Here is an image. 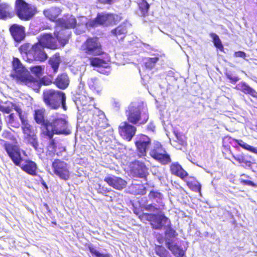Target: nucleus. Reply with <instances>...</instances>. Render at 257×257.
I'll list each match as a JSON object with an SVG mask.
<instances>
[{
    "mask_svg": "<svg viewBox=\"0 0 257 257\" xmlns=\"http://www.w3.org/2000/svg\"><path fill=\"white\" fill-rule=\"evenodd\" d=\"M12 66L11 76L17 83L25 84L34 90L38 89L42 85H50L53 83L52 75L44 76L39 79L33 77L18 58H13Z\"/></svg>",
    "mask_w": 257,
    "mask_h": 257,
    "instance_id": "1",
    "label": "nucleus"
},
{
    "mask_svg": "<svg viewBox=\"0 0 257 257\" xmlns=\"http://www.w3.org/2000/svg\"><path fill=\"white\" fill-rule=\"evenodd\" d=\"M81 105L83 106V109L91 119L93 127L98 131L105 129L108 127V124L104 113L95 107V104H89V101L93 100L92 97H87L85 95H81L79 97Z\"/></svg>",
    "mask_w": 257,
    "mask_h": 257,
    "instance_id": "2",
    "label": "nucleus"
},
{
    "mask_svg": "<svg viewBox=\"0 0 257 257\" xmlns=\"http://www.w3.org/2000/svg\"><path fill=\"white\" fill-rule=\"evenodd\" d=\"M71 133L66 116L58 112H55L51 115L50 119L46 125L42 137L51 139L54 135H68Z\"/></svg>",
    "mask_w": 257,
    "mask_h": 257,
    "instance_id": "3",
    "label": "nucleus"
},
{
    "mask_svg": "<svg viewBox=\"0 0 257 257\" xmlns=\"http://www.w3.org/2000/svg\"><path fill=\"white\" fill-rule=\"evenodd\" d=\"M44 49L37 43L33 45L25 43L20 46L19 50L23 58L27 61L30 63L33 61L44 62L48 58Z\"/></svg>",
    "mask_w": 257,
    "mask_h": 257,
    "instance_id": "4",
    "label": "nucleus"
},
{
    "mask_svg": "<svg viewBox=\"0 0 257 257\" xmlns=\"http://www.w3.org/2000/svg\"><path fill=\"white\" fill-rule=\"evenodd\" d=\"M42 98L46 106L50 109L57 110L61 106L63 110H67L66 96L63 91L54 89L44 90Z\"/></svg>",
    "mask_w": 257,
    "mask_h": 257,
    "instance_id": "5",
    "label": "nucleus"
},
{
    "mask_svg": "<svg viewBox=\"0 0 257 257\" xmlns=\"http://www.w3.org/2000/svg\"><path fill=\"white\" fill-rule=\"evenodd\" d=\"M121 17L113 13H99L96 17L88 22V25L92 28L98 26L110 27L116 25L121 20Z\"/></svg>",
    "mask_w": 257,
    "mask_h": 257,
    "instance_id": "6",
    "label": "nucleus"
},
{
    "mask_svg": "<svg viewBox=\"0 0 257 257\" xmlns=\"http://www.w3.org/2000/svg\"><path fill=\"white\" fill-rule=\"evenodd\" d=\"M128 122L132 124H144L149 118L148 112H142L139 105L131 104L125 111Z\"/></svg>",
    "mask_w": 257,
    "mask_h": 257,
    "instance_id": "7",
    "label": "nucleus"
},
{
    "mask_svg": "<svg viewBox=\"0 0 257 257\" xmlns=\"http://www.w3.org/2000/svg\"><path fill=\"white\" fill-rule=\"evenodd\" d=\"M81 50L86 56H97L104 54L102 46L97 37H88L81 45Z\"/></svg>",
    "mask_w": 257,
    "mask_h": 257,
    "instance_id": "8",
    "label": "nucleus"
},
{
    "mask_svg": "<svg viewBox=\"0 0 257 257\" xmlns=\"http://www.w3.org/2000/svg\"><path fill=\"white\" fill-rule=\"evenodd\" d=\"M15 10L17 17L25 21L32 19L37 13L36 8L25 0H16Z\"/></svg>",
    "mask_w": 257,
    "mask_h": 257,
    "instance_id": "9",
    "label": "nucleus"
},
{
    "mask_svg": "<svg viewBox=\"0 0 257 257\" xmlns=\"http://www.w3.org/2000/svg\"><path fill=\"white\" fill-rule=\"evenodd\" d=\"M141 217L142 219L149 221L152 228L154 229H162L167 223H170V219L164 213H144Z\"/></svg>",
    "mask_w": 257,
    "mask_h": 257,
    "instance_id": "10",
    "label": "nucleus"
},
{
    "mask_svg": "<svg viewBox=\"0 0 257 257\" xmlns=\"http://www.w3.org/2000/svg\"><path fill=\"white\" fill-rule=\"evenodd\" d=\"M22 130L25 142L33 147L35 150H38L39 141L33 126L28 121L22 124Z\"/></svg>",
    "mask_w": 257,
    "mask_h": 257,
    "instance_id": "11",
    "label": "nucleus"
},
{
    "mask_svg": "<svg viewBox=\"0 0 257 257\" xmlns=\"http://www.w3.org/2000/svg\"><path fill=\"white\" fill-rule=\"evenodd\" d=\"M54 174L60 179L67 181L70 178V173L67 163L56 159L52 163Z\"/></svg>",
    "mask_w": 257,
    "mask_h": 257,
    "instance_id": "12",
    "label": "nucleus"
},
{
    "mask_svg": "<svg viewBox=\"0 0 257 257\" xmlns=\"http://www.w3.org/2000/svg\"><path fill=\"white\" fill-rule=\"evenodd\" d=\"M152 158L163 165H166L172 161L170 156L161 144L156 145L150 152Z\"/></svg>",
    "mask_w": 257,
    "mask_h": 257,
    "instance_id": "13",
    "label": "nucleus"
},
{
    "mask_svg": "<svg viewBox=\"0 0 257 257\" xmlns=\"http://www.w3.org/2000/svg\"><path fill=\"white\" fill-rule=\"evenodd\" d=\"M3 146L13 163L17 166H20L23 159L19 146L7 142H5Z\"/></svg>",
    "mask_w": 257,
    "mask_h": 257,
    "instance_id": "14",
    "label": "nucleus"
},
{
    "mask_svg": "<svg viewBox=\"0 0 257 257\" xmlns=\"http://www.w3.org/2000/svg\"><path fill=\"white\" fill-rule=\"evenodd\" d=\"M119 135L125 140L130 141L137 131L136 127L128 121H123L118 127Z\"/></svg>",
    "mask_w": 257,
    "mask_h": 257,
    "instance_id": "15",
    "label": "nucleus"
},
{
    "mask_svg": "<svg viewBox=\"0 0 257 257\" xmlns=\"http://www.w3.org/2000/svg\"><path fill=\"white\" fill-rule=\"evenodd\" d=\"M151 143V139L147 136L143 134L139 135L138 140L135 142L137 151L139 157L146 156L147 148Z\"/></svg>",
    "mask_w": 257,
    "mask_h": 257,
    "instance_id": "16",
    "label": "nucleus"
},
{
    "mask_svg": "<svg viewBox=\"0 0 257 257\" xmlns=\"http://www.w3.org/2000/svg\"><path fill=\"white\" fill-rule=\"evenodd\" d=\"M131 172L135 177L143 178L146 181L149 174L148 168L143 162L137 161L134 163Z\"/></svg>",
    "mask_w": 257,
    "mask_h": 257,
    "instance_id": "17",
    "label": "nucleus"
},
{
    "mask_svg": "<svg viewBox=\"0 0 257 257\" xmlns=\"http://www.w3.org/2000/svg\"><path fill=\"white\" fill-rule=\"evenodd\" d=\"M46 110L44 108L36 109L34 111V119L38 124L40 125V136L42 137L43 134L46 128V125L49 120L45 118Z\"/></svg>",
    "mask_w": 257,
    "mask_h": 257,
    "instance_id": "18",
    "label": "nucleus"
},
{
    "mask_svg": "<svg viewBox=\"0 0 257 257\" xmlns=\"http://www.w3.org/2000/svg\"><path fill=\"white\" fill-rule=\"evenodd\" d=\"M9 32L12 38L17 42L24 40L26 36L25 28L17 24L12 25L9 28Z\"/></svg>",
    "mask_w": 257,
    "mask_h": 257,
    "instance_id": "19",
    "label": "nucleus"
},
{
    "mask_svg": "<svg viewBox=\"0 0 257 257\" xmlns=\"http://www.w3.org/2000/svg\"><path fill=\"white\" fill-rule=\"evenodd\" d=\"M37 40L38 42L36 43L42 46L44 48L55 49L57 48L56 43L51 34L44 33L41 34L37 37Z\"/></svg>",
    "mask_w": 257,
    "mask_h": 257,
    "instance_id": "20",
    "label": "nucleus"
},
{
    "mask_svg": "<svg viewBox=\"0 0 257 257\" xmlns=\"http://www.w3.org/2000/svg\"><path fill=\"white\" fill-rule=\"evenodd\" d=\"M104 181L109 186L118 190L123 189L127 184L126 181L115 176H107L104 178Z\"/></svg>",
    "mask_w": 257,
    "mask_h": 257,
    "instance_id": "21",
    "label": "nucleus"
},
{
    "mask_svg": "<svg viewBox=\"0 0 257 257\" xmlns=\"http://www.w3.org/2000/svg\"><path fill=\"white\" fill-rule=\"evenodd\" d=\"M69 78L66 73H60L55 79L53 83L56 86L62 90L66 89L69 85Z\"/></svg>",
    "mask_w": 257,
    "mask_h": 257,
    "instance_id": "22",
    "label": "nucleus"
},
{
    "mask_svg": "<svg viewBox=\"0 0 257 257\" xmlns=\"http://www.w3.org/2000/svg\"><path fill=\"white\" fill-rule=\"evenodd\" d=\"M170 171L172 175L180 178L182 180H184L188 176V173L178 162L173 163L170 165Z\"/></svg>",
    "mask_w": 257,
    "mask_h": 257,
    "instance_id": "23",
    "label": "nucleus"
},
{
    "mask_svg": "<svg viewBox=\"0 0 257 257\" xmlns=\"http://www.w3.org/2000/svg\"><path fill=\"white\" fill-rule=\"evenodd\" d=\"M20 167L27 174L33 176L37 175V165L34 161L26 160L24 164Z\"/></svg>",
    "mask_w": 257,
    "mask_h": 257,
    "instance_id": "24",
    "label": "nucleus"
},
{
    "mask_svg": "<svg viewBox=\"0 0 257 257\" xmlns=\"http://www.w3.org/2000/svg\"><path fill=\"white\" fill-rule=\"evenodd\" d=\"M44 16L51 21L55 22L61 14V10L57 7H51L43 11Z\"/></svg>",
    "mask_w": 257,
    "mask_h": 257,
    "instance_id": "25",
    "label": "nucleus"
},
{
    "mask_svg": "<svg viewBox=\"0 0 257 257\" xmlns=\"http://www.w3.org/2000/svg\"><path fill=\"white\" fill-rule=\"evenodd\" d=\"M14 15L10 5L7 3L0 4V20H6L13 18Z\"/></svg>",
    "mask_w": 257,
    "mask_h": 257,
    "instance_id": "26",
    "label": "nucleus"
},
{
    "mask_svg": "<svg viewBox=\"0 0 257 257\" xmlns=\"http://www.w3.org/2000/svg\"><path fill=\"white\" fill-rule=\"evenodd\" d=\"M235 88L245 94L250 95L253 97H257V92L244 81L239 82L235 86Z\"/></svg>",
    "mask_w": 257,
    "mask_h": 257,
    "instance_id": "27",
    "label": "nucleus"
},
{
    "mask_svg": "<svg viewBox=\"0 0 257 257\" xmlns=\"http://www.w3.org/2000/svg\"><path fill=\"white\" fill-rule=\"evenodd\" d=\"M233 159L238 163L241 164L242 166L245 168H250L252 165V158L250 156H245L243 154L235 156L232 155Z\"/></svg>",
    "mask_w": 257,
    "mask_h": 257,
    "instance_id": "28",
    "label": "nucleus"
},
{
    "mask_svg": "<svg viewBox=\"0 0 257 257\" xmlns=\"http://www.w3.org/2000/svg\"><path fill=\"white\" fill-rule=\"evenodd\" d=\"M59 25L66 29L74 28L76 25V20L72 16L66 17L65 18L58 19Z\"/></svg>",
    "mask_w": 257,
    "mask_h": 257,
    "instance_id": "29",
    "label": "nucleus"
},
{
    "mask_svg": "<svg viewBox=\"0 0 257 257\" xmlns=\"http://www.w3.org/2000/svg\"><path fill=\"white\" fill-rule=\"evenodd\" d=\"M166 246L176 257H183L185 255V251L182 248L176 244H174L172 241L166 242Z\"/></svg>",
    "mask_w": 257,
    "mask_h": 257,
    "instance_id": "30",
    "label": "nucleus"
},
{
    "mask_svg": "<svg viewBox=\"0 0 257 257\" xmlns=\"http://www.w3.org/2000/svg\"><path fill=\"white\" fill-rule=\"evenodd\" d=\"M54 35L58 41L63 46L66 44L69 41V35L65 30L61 29L54 31Z\"/></svg>",
    "mask_w": 257,
    "mask_h": 257,
    "instance_id": "31",
    "label": "nucleus"
},
{
    "mask_svg": "<svg viewBox=\"0 0 257 257\" xmlns=\"http://www.w3.org/2000/svg\"><path fill=\"white\" fill-rule=\"evenodd\" d=\"M48 139L50 140V141L47 144L46 147L45 154L47 157L52 158L55 156L56 154L58 155V154L56 153L57 149V143L53 137L51 139Z\"/></svg>",
    "mask_w": 257,
    "mask_h": 257,
    "instance_id": "32",
    "label": "nucleus"
},
{
    "mask_svg": "<svg viewBox=\"0 0 257 257\" xmlns=\"http://www.w3.org/2000/svg\"><path fill=\"white\" fill-rule=\"evenodd\" d=\"M61 61V59L58 53L54 54L49 59L48 63L52 68L53 73L54 74L58 72Z\"/></svg>",
    "mask_w": 257,
    "mask_h": 257,
    "instance_id": "33",
    "label": "nucleus"
},
{
    "mask_svg": "<svg viewBox=\"0 0 257 257\" xmlns=\"http://www.w3.org/2000/svg\"><path fill=\"white\" fill-rule=\"evenodd\" d=\"M186 183L188 187L192 191L200 192L201 189L200 184L193 177H189L187 179L183 180Z\"/></svg>",
    "mask_w": 257,
    "mask_h": 257,
    "instance_id": "34",
    "label": "nucleus"
},
{
    "mask_svg": "<svg viewBox=\"0 0 257 257\" xmlns=\"http://www.w3.org/2000/svg\"><path fill=\"white\" fill-rule=\"evenodd\" d=\"M127 32V25L122 23L111 31V34L114 37H117L122 35H125Z\"/></svg>",
    "mask_w": 257,
    "mask_h": 257,
    "instance_id": "35",
    "label": "nucleus"
},
{
    "mask_svg": "<svg viewBox=\"0 0 257 257\" xmlns=\"http://www.w3.org/2000/svg\"><path fill=\"white\" fill-rule=\"evenodd\" d=\"M90 64L93 67H97L99 68L104 67L107 68L108 64L102 59L98 57H91L89 58Z\"/></svg>",
    "mask_w": 257,
    "mask_h": 257,
    "instance_id": "36",
    "label": "nucleus"
},
{
    "mask_svg": "<svg viewBox=\"0 0 257 257\" xmlns=\"http://www.w3.org/2000/svg\"><path fill=\"white\" fill-rule=\"evenodd\" d=\"M138 6L142 17H145L148 15L150 6L146 0L140 1L138 3Z\"/></svg>",
    "mask_w": 257,
    "mask_h": 257,
    "instance_id": "37",
    "label": "nucleus"
},
{
    "mask_svg": "<svg viewBox=\"0 0 257 257\" xmlns=\"http://www.w3.org/2000/svg\"><path fill=\"white\" fill-rule=\"evenodd\" d=\"M12 106L13 107V108L18 113L22 124L28 121L27 114L26 112L23 111L22 109L19 105L15 103H12Z\"/></svg>",
    "mask_w": 257,
    "mask_h": 257,
    "instance_id": "38",
    "label": "nucleus"
},
{
    "mask_svg": "<svg viewBox=\"0 0 257 257\" xmlns=\"http://www.w3.org/2000/svg\"><path fill=\"white\" fill-rule=\"evenodd\" d=\"M89 87L93 91L99 93L102 91V87L100 82L96 78H91L89 83Z\"/></svg>",
    "mask_w": 257,
    "mask_h": 257,
    "instance_id": "39",
    "label": "nucleus"
},
{
    "mask_svg": "<svg viewBox=\"0 0 257 257\" xmlns=\"http://www.w3.org/2000/svg\"><path fill=\"white\" fill-rule=\"evenodd\" d=\"M233 141L236 143L238 146L243 148V149L249 151L251 153H253L255 154H257V149L254 148L245 142H244L242 140H237L235 139H232Z\"/></svg>",
    "mask_w": 257,
    "mask_h": 257,
    "instance_id": "40",
    "label": "nucleus"
},
{
    "mask_svg": "<svg viewBox=\"0 0 257 257\" xmlns=\"http://www.w3.org/2000/svg\"><path fill=\"white\" fill-rule=\"evenodd\" d=\"M210 36L212 38L213 44L215 47L221 51H224V47L222 44V42L219 39L218 36L215 33H211Z\"/></svg>",
    "mask_w": 257,
    "mask_h": 257,
    "instance_id": "41",
    "label": "nucleus"
},
{
    "mask_svg": "<svg viewBox=\"0 0 257 257\" xmlns=\"http://www.w3.org/2000/svg\"><path fill=\"white\" fill-rule=\"evenodd\" d=\"M29 69L32 74H34L36 77L39 78L43 73L44 66H31Z\"/></svg>",
    "mask_w": 257,
    "mask_h": 257,
    "instance_id": "42",
    "label": "nucleus"
},
{
    "mask_svg": "<svg viewBox=\"0 0 257 257\" xmlns=\"http://www.w3.org/2000/svg\"><path fill=\"white\" fill-rule=\"evenodd\" d=\"M155 253L160 257H168L169 253L162 245H156L155 247Z\"/></svg>",
    "mask_w": 257,
    "mask_h": 257,
    "instance_id": "43",
    "label": "nucleus"
},
{
    "mask_svg": "<svg viewBox=\"0 0 257 257\" xmlns=\"http://www.w3.org/2000/svg\"><path fill=\"white\" fill-rule=\"evenodd\" d=\"M133 191L135 195H143L146 194L147 189L142 184H136L133 186Z\"/></svg>",
    "mask_w": 257,
    "mask_h": 257,
    "instance_id": "44",
    "label": "nucleus"
},
{
    "mask_svg": "<svg viewBox=\"0 0 257 257\" xmlns=\"http://www.w3.org/2000/svg\"><path fill=\"white\" fill-rule=\"evenodd\" d=\"M166 227L167 229L165 231V234L166 235L170 238H174L178 235V233L176 231L172 228L170 220V223H167Z\"/></svg>",
    "mask_w": 257,
    "mask_h": 257,
    "instance_id": "45",
    "label": "nucleus"
},
{
    "mask_svg": "<svg viewBox=\"0 0 257 257\" xmlns=\"http://www.w3.org/2000/svg\"><path fill=\"white\" fill-rule=\"evenodd\" d=\"M2 136L4 139L11 141L14 144H18V141L14 135H13L10 132L8 131H4L2 133Z\"/></svg>",
    "mask_w": 257,
    "mask_h": 257,
    "instance_id": "46",
    "label": "nucleus"
},
{
    "mask_svg": "<svg viewBox=\"0 0 257 257\" xmlns=\"http://www.w3.org/2000/svg\"><path fill=\"white\" fill-rule=\"evenodd\" d=\"M148 196L150 200H155L157 202H158L159 200H161L163 198V195L162 193L155 191H150Z\"/></svg>",
    "mask_w": 257,
    "mask_h": 257,
    "instance_id": "47",
    "label": "nucleus"
},
{
    "mask_svg": "<svg viewBox=\"0 0 257 257\" xmlns=\"http://www.w3.org/2000/svg\"><path fill=\"white\" fill-rule=\"evenodd\" d=\"M8 123L15 128L19 127V123L16 120L14 113H11L8 116Z\"/></svg>",
    "mask_w": 257,
    "mask_h": 257,
    "instance_id": "48",
    "label": "nucleus"
},
{
    "mask_svg": "<svg viewBox=\"0 0 257 257\" xmlns=\"http://www.w3.org/2000/svg\"><path fill=\"white\" fill-rule=\"evenodd\" d=\"M158 60V57L149 58L145 63L146 66L147 68H152L155 66Z\"/></svg>",
    "mask_w": 257,
    "mask_h": 257,
    "instance_id": "49",
    "label": "nucleus"
},
{
    "mask_svg": "<svg viewBox=\"0 0 257 257\" xmlns=\"http://www.w3.org/2000/svg\"><path fill=\"white\" fill-rule=\"evenodd\" d=\"M240 182L242 185L244 186H249L253 187H256V184L250 180L241 179Z\"/></svg>",
    "mask_w": 257,
    "mask_h": 257,
    "instance_id": "50",
    "label": "nucleus"
},
{
    "mask_svg": "<svg viewBox=\"0 0 257 257\" xmlns=\"http://www.w3.org/2000/svg\"><path fill=\"white\" fill-rule=\"evenodd\" d=\"M12 108V105L11 106L0 105V111L5 113H10Z\"/></svg>",
    "mask_w": 257,
    "mask_h": 257,
    "instance_id": "51",
    "label": "nucleus"
},
{
    "mask_svg": "<svg viewBox=\"0 0 257 257\" xmlns=\"http://www.w3.org/2000/svg\"><path fill=\"white\" fill-rule=\"evenodd\" d=\"M234 57H240L243 59H245L246 57V53L242 51H238L235 52L233 54Z\"/></svg>",
    "mask_w": 257,
    "mask_h": 257,
    "instance_id": "52",
    "label": "nucleus"
},
{
    "mask_svg": "<svg viewBox=\"0 0 257 257\" xmlns=\"http://www.w3.org/2000/svg\"><path fill=\"white\" fill-rule=\"evenodd\" d=\"M145 209L149 211H157L159 210V208L155 207L152 204H149L145 206Z\"/></svg>",
    "mask_w": 257,
    "mask_h": 257,
    "instance_id": "53",
    "label": "nucleus"
},
{
    "mask_svg": "<svg viewBox=\"0 0 257 257\" xmlns=\"http://www.w3.org/2000/svg\"><path fill=\"white\" fill-rule=\"evenodd\" d=\"M88 249L89 250V251L91 252V253L95 256L96 257H97L98 255L99 252L98 251L95 247L92 246V245H89L88 246Z\"/></svg>",
    "mask_w": 257,
    "mask_h": 257,
    "instance_id": "54",
    "label": "nucleus"
},
{
    "mask_svg": "<svg viewBox=\"0 0 257 257\" xmlns=\"http://www.w3.org/2000/svg\"><path fill=\"white\" fill-rule=\"evenodd\" d=\"M226 77L230 80L232 83H235L239 80V78L237 76H232L230 74H226Z\"/></svg>",
    "mask_w": 257,
    "mask_h": 257,
    "instance_id": "55",
    "label": "nucleus"
},
{
    "mask_svg": "<svg viewBox=\"0 0 257 257\" xmlns=\"http://www.w3.org/2000/svg\"><path fill=\"white\" fill-rule=\"evenodd\" d=\"M155 125L152 122H150L147 125V129L148 131L154 132L155 130Z\"/></svg>",
    "mask_w": 257,
    "mask_h": 257,
    "instance_id": "56",
    "label": "nucleus"
},
{
    "mask_svg": "<svg viewBox=\"0 0 257 257\" xmlns=\"http://www.w3.org/2000/svg\"><path fill=\"white\" fill-rule=\"evenodd\" d=\"M97 257H110V255L109 253L103 254L99 252Z\"/></svg>",
    "mask_w": 257,
    "mask_h": 257,
    "instance_id": "57",
    "label": "nucleus"
},
{
    "mask_svg": "<svg viewBox=\"0 0 257 257\" xmlns=\"http://www.w3.org/2000/svg\"><path fill=\"white\" fill-rule=\"evenodd\" d=\"M44 206L45 207V208L47 210V211L49 212H51V210L49 208V205L47 204V203H44Z\"/></svg>",
    "mask_w": 257,
    "mask_h": 257,
    "instance_id": "58",
    "label": "nucleus"
},
{
    "mask_svg": "<svg viewBox=\"0 0 257 257\" xmlns=\"http://www.w3.org/2000/svg\"><path fill=\"white\" fill-rule=\"evenodd\" d=\"M41 184L43 185V186L46 188V189H48V186L46 183V182L44 181V180H42V182H41Z\"/></svg>",
    "mask_w": 257,
    "mask_h": 257,
    "instance_id": "59",
    "label": "nucleus"
},
{
    "mask_svg": "<svg viewBox=\"0 0 257 257\" xmlns=\"http://www.w3.org/2000/svg\"><path fill=\"white\" fill-rule=\"evenodd\" d=\"M1 142H4V140H1Z\"/></svg>",
    "mask_w": 257,
    "mask_h": 257,
    "instance_id": "60",
    "label": "nucleus"
},
{
    "mask_svg": "<svg viewBox=\"0 0 257 257\" xmlns=\"http://www.w3.org/2000/svg\"><path fill=\"white\" fill-rule=\"evenodd\" d=\"M246 177H247V178H249V176H246Z\"/></svg>",
    "mask_w": 257,
    "mask_h": 257,
    "instance_id": "61",
    "label": "nucleus"
}]
</instances>
